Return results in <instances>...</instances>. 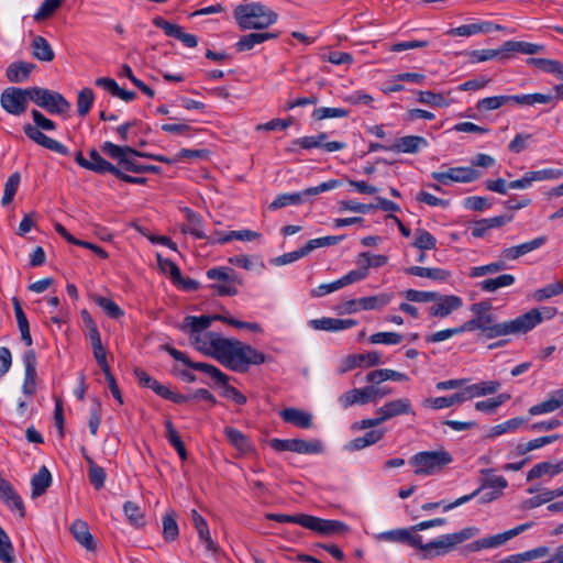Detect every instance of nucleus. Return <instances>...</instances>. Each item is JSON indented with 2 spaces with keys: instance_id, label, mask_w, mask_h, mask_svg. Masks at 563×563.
Instances as JSON below:
<instances>
[{
  "instance_id": "nucleus-22",
  "label": "nucleus",
  "mask_w": 563,
  "mask_h": 563,
  "mask_svg": "<svg viewBox=\"0 0 563 563\" xmlns=\"http://www.w3.org/2000/svg\"><path fill=\"white\" fill-rule=\"evenodd\" d=\"M191 520L195 529L198 532V537L200 541L205 543L206 549L210 552L216 553L218 551V547L210 536L207 521L196 509L191 510Z\"/></svg>"
},
{
  "instance_id": "nucleus-62",
  "label": "nucleus",
  "mask_w": 563,
  "mask_h": 563,
  "mask_svg": "<svg viewBox=\"0 0 563 563\" xmlns=\"http://www.w3.org/2000/svg\"><path fill=\"white\" fill-rule=\"evenodd\" d=\"M563 294V280L550 284L543 288L537 289L533 292V299L537 301L547 300L553 296Z\"/></svg>"
},
{
  "instance_id": "nucleus-12",
  "label": "nucleus",
  "mask_w": 563,
  "mask_h": 563,
  "mask_svg": "<svg viewBox=\"0 0 563 563\" xmlns=\"http://www.w3.org/2000/svg\"><path fill=\"white\" fill-rule=\"evenodd\" d=\"M303 528L324 536L340 533L349 529L342 521L321 519L310 515H306Z\"/></svg>"
},
{
  "instance_id": "nucleus-15",
  "label": "nucleus",
  "mask_w": 563,
  "mask_h": 563,
  "mask_svg": "<svg viewBox=\"0 0 563 563\" xmlns=\"http://www.w3.org/2000/svg\"><path fill=\"white\" fill-rule=\"evenodd\" d=\"M374 386H367L364 388H354L339 397V402L346 409L355 404L366 405L375 400Z\"/></svg>"
},
{
  "instance_id": "nucleus-45",
  "label": "nucleus",
  "mask_w": 563,
  "mask_h": 563,
  "mask_svg": "<svg viewBox=\"0 0 563 563\" xmlns=\"http://www.w3.org/2000/svg\"><path fill=\"white\" fill-rule=\"evenodd\" d=\"M472 63H481L499 57L500 59L506 58V52L503 51V45L498 49H475L466 53Z\"/></svg>"
},
{
  "instance_id": "nucleus-13",
  "label": "nucleus",
  "mask_w": 563,
  "mask_h": 563,
  "mask_svg": "<svg viewBox=\"0 0 563 563\" xmlns=\"http://www.w3.org/2000/svg\"><path fill=\"white\" fill-rule=\"evenodd\" d=\"M434 305L429 308L430 317L445 318L463 305L462 298L455 295H439Z\"/></svg>"
},
{
  "instance_id": "nucleus-24",
  "label": "nucleus",
  "mask_w": 563,
  "mask_h": 563,
  "mask_svg": "<svg viewBox=\"0 0 563 563\" xmlns=\"http://www.w3.org/2000/svg\"><path fill=\"white\" fill-rule=\"evenodd\" d=\"M70 531L76 541L86 550L93 551L96 549L93 537L89 532L88 525L85 521L75 520L70 526Z\"/></svg>"
},
{
  "instance_id": "nucleus-33",
  "label": "nucleus",
  "mask_w": 563,
  "mask_h": 563,
  "mask_svg": "<svg viewBox=\"0 0 563 563\" xmlns=\"http://www.w3.org/2000/svg\"><path fill=\"white\" fill-rule=\"evenodd\" d=\"M52 484V475L46 466H42L31 479L32 497L42 496Z\"/></svg>"
},
{
  "instance_id": "nucleus-58",
  "label": "nucleus",
  "mask_w": 563,
  "mask_h": 563,
  "mask_svg": "<svg viewBox=\"0 0 563 563\" xmlns=\"http://www.w3.org/2000/svg\"><path fill=\"white\" fill-rule=\"evenodd\" d=\"M412 246L421 251L433 250L437 246V239L430 232L418 229L416 230V239Z\"/></svg>"
},
{
  "instance_id": "nucleus-64",
  "label": "nucleus",
  "mask_w": 563,
  "mask_h": 563,
  "mask_svg": "<svg viewBox=\"0 0 563 563\" xmlns=\"http://www.w3.org/2000/svg\"><path fill=\"white\" fill-rule=\"evenodd\" d=\"M123 512L126 521L131 526L136 529L141 527V509L136 503L130 500L125 501L123 505Z\"/></svg>"
},
{
  "instance_id": "nucleus-11",
  "label": "nucleus",
  "mask_w": 563,
  "mask_h": 563,
  "mask_svg": "<svg viewBox=\"0 0 563 563\" xmlns=\"http://www.w3.org/2000/svg\"><path fill=\"white\" fill-rule=\"evenodd\" d=\"M532 527V522H526L522 525H519L510 530H507L503 533L490 536L487 538L478 539L470 543L466 548L470 551H481L483 549H493L498 548L503 544H505L508 540L517 537L518 534L522 533L523 531L528 530Z\"/></svg>"
},
{
  "instance_id": "nucleus-3",
  "label": "nucleus",
  "mask_w": 563,
  "mask_h": 563,
  "mask_svg": "<svg viewBox=\"0 0 563 563\" xmlns=\"http://www.w3.org/2000/svg\"><path fill=\"white\" fill-rule=\"evenodd\" d=\"M163 349L168 352L173 358L184 363L187 367L209 375L217 384L223 387L224 397L231 398L238 405H244L246 402V397L235 387L228 385L229 376L222 373L218 367L208 363L192 362L184 352L170 345H164Z\"/></svg>"
},
{
  "instance_id": "nucleus-54",
  "label": "nucleus",
  "mask_w": 563,
  "mask_h": 563,
  "mask_svg": "<svg viewBox=\"0 0 563 563\" xmlns=\"http://www.w3.org/2000/svg\"><path fill=\"white\" fill-rule=\"evenodd\" d=\"M92 300L96 305H98L104 313L113 319H117L123 314L121 308L111 299L102 297L100 295H93Z\"/></svg>"
},
{
  "instance_id": "nucleus-26",
  "label": "nucleus",
  "mask_w": 563,
  "mask_h": 563,
  "mask_svg": "<svg viewBox=\"0 0 563 563\" xmlns=\"http://www.w3.org/2000/svg\"><path fill=\"white\" fill-rule=\"evenodd\" d=\"M35 65L29 62H15L9 65L5 71V76L10 82H23L25 81Z\"/></svg>"
},
{
  "instance_id": "nucleus-35",
  "label": "nucleus",
  "mask_w": 563,
  "mask_h": 563,
  "mask_svg": "<svg viewBox=\"0 0 563 563\" xmlns=\"http://www.w3.org/2000/svg\"><path fill=\"white\" fill-rule=\"evenodd\" d=\"M380 354L376 351L364 353V354H355L350 355L346 358V367L343 369V372L347 369H352L354 367H361L363 365L366 366H376L380 364Z\"/></svg>"
},
{
  "instance_id": "nucleus-25",
  "label": "nucleus",
  "mask_w": 563,
  "mask_h": 563,
  "mask_svg": "<svg viewBox=\"0 0 563 563\" xmlns=\"http://www.w3.org/2000/svg\"><path fill=\"white\" fill-rule=\"evenodd\" d=\"M427 145V140L422 136L408 135L399 137L389 150L397 153H417L421 146Z\"/></svg>"
},
{
  "instance_id": "nucleus-32",
  "label": "nucleus",
  "mask_w": 563,
  "mask_h": 563,
  "mask_svg": "<svg viewBox=\"0 0 563 563\" xmlns=\"http://www.w3.org/2000/svg\"><path fill=\"white\" fill-rule=\"evenodd\" d=\"M543 49V45L528 43L523 41H507L503 44V51L506 52V58L510 57L511 53H522L533 55Z\"/></svg>"
},
{
  "instance_id": "nucleus-28",
  "label": "nucleus",
  "mask_w": 563,
  "mask_h": 563,
  "mask_svg": "<svg viewBox=\"0 0 563 563\" xmlns=\"http://www.w3.org/2000/svg\"><path fill=\"white\" fill-rule=\"evenodd\" d=\"M208 155V151L206 150H180L174 157H165V156H154L148 153L143 152V158H154L159 162H164L166 164H175L180 159H196V158H205Z\"/></svg>"
},
{
  "instance_id": "nucleus-7",
  "label": "nucleus",
  "mask_w": 563,
  "mask_h": 563,
  "mask_svg": "<svg viewBox=\"0 0 563 563\" xmlns=\"http://www.w3.org/2000/svg\"><path fill=\"white\" fill-rule=\"evenodd\" d=\"M207 277L214 280L209 287L218 296H235L239 294V286L243 284V279L236 272L228 266L212 267L206 273Z\"/></svg>"
},
{
  "instance_id": "nucleus-50",
  "label": "nucleus",
  "mask_w": 563,
  "mask_h": 563,
  "mask_svg": "<svg viewBox=\"0 0 563 563\" xmlns=\"http://www.w3.org/2000/svg\"><path fill=\"white\" fill-rule=\"evenodd\" d=\"M101 151L102 153H104L106 155L113 159H117L118 162L121 157H124V153H133L134 156H141V152L130 146H120L111 142H104L101 145Z\"/></svg>"
},
{
  "instance_id": "nucleus-1",
  "label": "nucleus",
  "mask_w": 563,
  "mask_h": 563,
  "mask_svg": "<svg viewBox=\"0 0 563 563\" xmlns=\"http://www.w3.org/2000/svg\"><path fill=\"white\" fill-rule=\"evenodd\" d=\"M191 344L206 355L217 358L223 366L244 373L250 365H260L266 361L264 353L235 339L221 338L216 332H202L190 335Z\"/></svg>"
},
{
  "instance_id": "nucleus-29",
  "label": "nucleus",
  "mask_w": 563,
  "mask_h": 563,
  "mask_svg": "<svg viewBox=\"0 0 563 563\" xmlns=\"http://www.w3.org/2000/svg\"><path fill=\"white\" fill-rule=\"evenodd\" d=\"M277 34L271 32L250 33L240 37L235 47L239 52L252 49L255 45L262 44L267 40L276 38Z\"/></svg>"
},
{
  "instance_id": "nucleus-40",
  "label": "nucleus",
  "mask_w": 563,
  "mask_h": 563,
  "mask_svg": "<svg viewBox=\"0 0 563 563\" xmlns=\"http://www.w3.org/2000/svg\"><path fill=\"white\" fill-rule=\"evenodd\" d=\"M509 102H515L520 106H533L536 103H551L554 101V97L552 95L544 93H530V95H515L508 96Z\"/></svg>"
},
{
  "instance_id": "nucleus-57",
  "label": "nucleus",
  "mask_w": 563,
  "mask_h": 563,
  "mask_svg": "<svg viewBox=\"0 0 563 563\" xmlns=\"http://www.w3.org/2000/svg\"><path fill=\"white\" fill-rule=\"evenodd\" d=\"M527 64L548 74H555L558 70H561V63L555 59L529 57Z\"/></svg>"
},
{
  "instance_id": "nucleus-38",
  "label": "nucleus",
  "mask_w": 563,
  "mask_h": 563,
  "mask_svg": "<svg viewBox=\"0 0 563 563\" xmlns=\"http://www.w3.org/2000/svg\"><path fill=\"white\" fill-rule=\"evenodd\" d=\"M387 379H391L395 382H404L408 380V376L404 373L388 368L374 369L366 375V380L372 384H380L382 382H385Z\"/></svg>"
},
{
  "instance_id": "nucleus-14",
  "label": "nucleus",
  "mask_w": 563,
  "mask_h": 563,
  "mask_svg": "<svg viewBox=\"0 0 563 563\" xmlns=\"http://www.w3.org/2000/svg\"><path fill=\"white\" fill-rule=\"evenodd\" d=\"M375 538L378 541L401 543L412 548L420 544V536L413 533L411 527L380 532L376 534Z\"/></svg>"
},
{
  "instance_id": "nucleus-5",
  "label": "nucleus",
  "mask_w": 563,
  "mask_h": 563,
  "mask_svg": "<svg viewBox=\"0 0 563 563\" xmlns=\"http://www.w3.org/2000/svg\"><path fill=\"white\" fill-rule=\"evenodd\" d=\"M31 115L33 118L34 125L30 123L24 124V134L35 144L49 151H53L55 153H58L60 155L67 156L69 154V151L64 144L45 135L41 131H54L56 129V123L35 109L31 111Z\"/></svg>"
},
{
  "instance_id": "nucleus-61",
  "label": "nucleus",
  "mask_w": 563,
  "mask_h": 563,
  "mask_svg": "<svg viewBox=\"0 0 563 563\" xmlns=\"http://www.w3.org/2000/svg\"><path fill=\"white\" fill-rule=\"evenodd\" d=\"M349 115V110L343 108H328L321 107L317 108L312 112V118L317 121H321L324 119L331 118H346Z\"/></svg>"
},
{
  "instance_id": "nucleus-42",
  "label": "nucleus",
  "mask_w": 563,
  "mask_h": 563,
  "mask_svg": "<svg viewBox=\"0 0 563 563\" xmlns=\"http://www.w3.org/2000/svg\"><path fill=\"white\" fill-rule=\"evenodd\" d=\"M390 300H391V295L379 294V295H375V296L358 298L357 302H358V306H361V308L363 310H374V309H380V308L387 306Z\"/></svg>"
},
{
  "instance_id": "nucleus-17",
  "label": "nucleus",
  "mask_w": 563,
  "mask_h": 563,
  "mask_svg": "<svg viewBox=\"0 0 563 563\" xmlns=\"http://www.w3.org/2000/svg\"><path fill=\"white\" fill-rule=\"evenodd\" d=\"M309 327L317 331H330L338 332L345 329H350L357 324L353 319H335L323 317L321 319H312L308 322Z\"/></svg>"
},
{
  "instance_id": "nucleus-20",
  "label": "nucleus",
  "mask_w": 563,
  "mask_h": 563,
  "mask_svg": "<svg viewBox=\"0 0 563 563\" xmlns=\"http://www.w3.org/2000/svg\"><path fill=\"white\" fill-rule=\"evenodd\" d=\"M213 316H187L184 318L179 329L189 334H198L205 332L212 323Z\"/></svg>"
},
{
  "instance_id": "nucleus-31",
  "label": "nucleus",
  "mask_w": 563,
  "mask_h": 563,
  "mask_svg": "<svg viewBox=\"0 0 563 563\" xmlns=\"http://www.w3.org/2000/svg\"><path fill=\"white\" fill-rule=\"evenodd\" d=\"M32 55L42 62H52L55 57L54 51L47 40L41 35L34 36L32 43Z\"/></svg>"
},
{
  "instance_id": "nucleus-18",
  "label": "nucleus",
  "mask_w": 563,
  "mask_h": 563,
  "mask_svg": "<svg viewBox=\"0 0 563 563\" xmlns=\"http://www.w3.org/2000/svg\"><path fill=\"white\" fill-rule=\"evenodd\" d=\"M143 387L151 388L157 396L166 400H170L178 405L185 404L186 398L183 397V394L173 391L168 385L161 384L158 380L145 373H143Z\"/></svg>"
},
{
  "instance_id": "nucleus-44",
  "label": "nucleus",
  "mask_w": 563,
  "mask_h": 563,
  "mask_svg": "<svg viewBox=\"0 0 563 563\" xmlns=\"http://www.w3.org/2000/svg\"><path fill=\"white\" fill-rule=\"evenodd\" d=\"M186 218L190 222V227H184L183 232L194 235L196 239H207V235L201 229V218L198 213L189 208L185 209Z\"/></svg>"
},
{
  "instance_id": "nucleus-16",
  "label": "nucleus",
  "mask_w": 563,
  "mask_h": 563,
  "mask_svg": "<svg viewBox=\"0 0 563 563\" xmlns=\"http://www.w3.org/2000/svg\"><path fill=\"white\" fill-rule=\"evenodd\" d=\"M376 413L379 415L380 420L385 422L401 415L413 413V410L408 398H399L386 402L384 406L377 409Z\"/></svg>"
},
{
  "instance_id": "nucleus-4",
  "label": "nucleus",
  "mask_w": 563,
  "mask_h": 563,
  "mask_svg": "<svg viewBox=\"0 0 563 563\" xmlns=\"http://www.w3.org/2000/svg\"><path fill=\"white\" fill-rule=\"evenodd\" d=\"M234 19L242 30H263L276 22L277 13L262 3L250 2L234 9Z\"/></svg>"
},
{
  "instance_id": "nucleus-9",
  "label": "nucleus",
  "mask_w": 563,
  "mask_h": 563,
  "mask_svg": "<svg viewBox=\"0 0 563 563\" xmlns=\"http://www.w3.org/2000/svg\"><path fill=\"white\" fill-rule=\"evenodd\" d=\"M29 101H33V87H9L0 96L1 107L10 114L21 115L27 109Z\"/></svg>"
},
{
  "instance_id": "nucleus-34",
  "label": "nucleus",
  "mask_w": 563,
  "mask_h": 563,
  "mask_svg": "<svg viewBox=\"0 0 563 563\" xmlns=\"http://www.w3.org/2000/svg\"><path fill=\"white\" fill-rule=\"evenodd\" d=\"M385 429H376L366 432L363 437L353 439L349 444L347 449L350 451H358L366 446L373 445L380 441L385 435Z\"/></svg>"
},
{
  "instance_id": "nucleus-39",
  "label": "nucleus",
  "mask_w": 563,
  "mask_h": 563,
  "mask_svg": "<svg viewBox=\"0 0 563 563\" xmlns=\"http://www.w3.org/2000/svg\"><path fill=\"white\" fill-rule=\"evenodd\" d=\"M548 553H549L548 547H538L536 549H532V550H529V551H526L522 553L509 555V556L505 558L504 560H501L499 563H523V562L543 558Z\"/></svg>"
},
{
  "instance_id": "nucleus-51",
  "label": "nucleus",
  "mask_w": 563,
  "mask_h": 563,
  "mask_svg": "<svg viewBox=\"0 0 563 563\" xmlns=\"http://www.w3.org/2000/svg\"><path fill=\"white\" fill-rule=\"evenodd\" d=\"M87 462H88V477H89V481L91 483V485L96 488V489H101L103 486H104V482H106V472L104 470L95 464V462L90 459V457H86Z\"/></svg>"
},
{
  "instance_id": "nucleus-36",
  "label": "nucleus",
  "mask_w": 563,
  "mask_h": 563,
  "mask_svg": "<svg viewBox=\"0 0 563 563\" xmlns=\"http://www.w3.org/2000/svg\"><path fill=\"white\" fill-rule=\"evenodd\" d=\"M563 472V461L552 464L551 462H542L536 464L527 474V481H533L543 475L555 476Z\"/></svg>"
},
{
  "instance_id": "nucleus-21",
  "label": "nucleus",
  "mask_w": 563,
  "mask_h": 563,
  "mask_svg": "<svg viewBox=\"0 0 563 563\" xmlns=\"http://www.w3.org/2000/svg\"><path fill=\"white\" fill-rule=\"evenodd\" d=\"M224 435L228 442L241 454H249L254 450L253 443L247 435L232 427L224 428Z\"/></svg>"
},
{
  "instance_id": "nucleus-52",
  "label": "nucleus",
  "mask_w": 563,
  "mask_h": 563,
  "mask_svg": "<svg viewBox=\"0 0 563 563\" xmlns=\"http://www.w3.org/2000/svg\"><path fill=\"white\" fill-rule=\"evenodd\" d=\"M342 185V181L339 179H330L328 181L321 183L320 185L316 187L307 188L300 192L301 199H307V201H310L311 197H314L321 192L335 189Z\"/></svg>"
},
{
  "instance_id": "nucleus-53",
  "label": "nucleus",
  "mask_w": 563,
  "mask_h": 563,
  "mask_svg": "<svg viewBox=\"0 0 563 563\" xmlns=\"http://www.w3.org/2000/svg\"><path fill=\"white\" fill-rule=\"evenodd\" d=\"M95 100V95L91 88H82L77 97V112L80 117H85L90 111Z\"/></svg>"
},
{
  "instance_id": "nucleus-19",
  "label": "nucleus",
  "mask_w": 563,
  "mask_h": 563,
  "mask_svg": "<svg viewBox=\"0 0 563 563\" xmlns=\"http://www.w3.org/2000/svg\"><path fill=\"white\" fill-rule=\"evenodd\" d=\"M280 418L297 428L309 429L312 427V416L298 408H285L279 413Z\"/></svg>"
},
{
  "instance_id": "nucleus-47",
  "label": "nucleus",
  "mask_w": 563,
  "mask_h": 563,
  "mask_svg": "<svg viewBox=\"0 0 563 563\" xmlns=\"http://www.w3.org/2000/svg\"><path fill=\"white\" fill-rule=\"evenodd\" d=\"M294 452L298 454H320L323 452V444L320 440L295 439Z\"/></svg>"
},
{
  "instance_id": "nucleus-2",
  "label": "nucleus",
  "mask_w": 563,
  "mask_h": 563,
  "mask_svg": "<svg viewBox=\"0 0 563 563\" xmlns=\"http://www.w3.org/2000/svg\"><path fill=\"white\" fill-rule=\"evenodd\" d=\"M542 322L539 309H531L530 311L519 316L518 318L501 323H494V317H474L473 319L463 323L464 330L475 331L482 330L487 339H494L508 334L527 333L534 327Z\"/></svg>"
},
{
  "instance_id": "nucleus-63",
  "label": "nucleus",
  "mask_w": 563,
  "mask_h": 563,
  "mask_svg": "<svg viewBox=\"0 0 563 563\" xmlns=\"http://www.w3.org/2000/svg\"><path fill=\"white\" fill-rule=\"evenodd\" d=\"M404 336L397 332H377L369 336L368 341L372 344H387L396 345L402 341Z\"/></svg>"
},
{
  "instance_id": "nucleus-37",
  "label": "nucleus",
  "mask_w": 563,
  "mask_h": 563,
  "mask_svg": "<svg viewBox=\"0 0 563 563\" xmlns=\"http://www.w3.org/2000/svg\"><path fill=\"white\" fill-rule=\"evenodd\" d=\"M88 163H90L89 170H92L98 174H119V167L112 165L108 161H106L99 152L96 148H91L89 151V159Z\"/></svg>"
},
{
  "instance_id": "nucleus-43",
  "label": "nucleus",
  "mask_w": 563,
  "mask_h": 563,
  "mask_svg": "<svg viewBox=\"0 0 563 563\" xmlns=\"http://www.w3.org/2000/svg\"><path fill=\"white\" fill-rule=\"evenodd\" d=\"M307 202L301 199L300 192L278 195L268 206L271 210H277L287 206H297Z\"/></svg>"
},
{
  "instance_id": "nucleus-10",
  "label": "nucleus",
  "mask_w": 563,
  "mask_h": 563,
  "mask_svg": "<svg viewBox=\"0 0 563 563\" xmlns=\"http://www.w3.org/2000/svg\"><path fill=\"white\" fill-rule=\"evenodd\" d=\"M33 102L49 114L64 115L71 107L62 93L42 87H33Z\"/></svg>"
},
{
  "instance_id": "nucleus-55",
  "label": "nucleus",
  "mask_w": 563,
  "mask_h": 563,
  "mask_svg": "<svg viewBox=\"0 0 563 563\" xmlns=\"http://www.w3.org/2000/svg\"><path fill=\"white\" fill-rule=\"evenodd\" d=\"M261 238V234L251 230H241V231H230L224 238L214 239L213 242L218 244H223L230 242L232 240H241V241H253Z\"/></svg>"
},
{
  "instance_id": "nucleus-30",
  "label": "nucleus",
  "mask_w": 563,
  "mask_h": 563,
  "mask_svg": "<svg viewBox=\"0 0 563 563\" xmlns=\"http://www.w3.org/2000/svg\"><path fill=\"white\" fill-rule=\"evenodd\" d=\"M407 275L429 278L432 280H446L451 273L438 267L411 266L405 269Z\"/></svg>"
},
{
  "instance_id": "nucleus-56",
  "label": "nucleus",
  "mask_w": 563,
  "mask_h": 563,
  "mask_svg": "<svg viewBox=\"0 0 563 563\" xmlns=\"http://www.w3.org/2000/svg\"><path fill=\"white\" fill-rule=\"evenodd\" d=\"M20 180H21L20 174L16 172V173H13L5 181L3 197L1 200L3 206H8L13 201L14 196H15L19 185H20Z\"/></svg>"
},
{
  "instance_id": "nucleus-49",
  "label": "nucleus",
  "mask_w": 563,
  "mask_h": 563,
  "mask_svg": "<svg viewBox=\"0 0 563 563\" xmlns=\"http://www.w3.org/2000/svg\"><path fill=\"white\" fill-rule=\"evenodd\" d=\"M452 174V181L471 183L481 177V173L473 167H452L449 168Z\"/></svg>"
},
{
  "instance_id": "nucleus-23",
  "label": "nucleus",
  "mask_w": 563,
  "mask_h": 563,
  "mask_svg": "<svg viewBox=\"0 0 563 563\" xmlns=\"http://www.w3.org/2000/svg\"><path fill=\"white\" fill-rule=\"evenodd\" d=\"M500 383L498 380H487L477 384L468 385L463 388L465 400L473 399L475 397H482L486 395L495 394L499 390Z\"/></svg>"
},
{
  "instance_id": "nucleus-41",
  "label": "nucleus",
  "mask_w": 563,
  "mask_h": 563,
  "mask_svg": "<svg viewBox=\"0 0 563 563\" xmlns=\"http://www.w3.org/2000/svg\"><path fill=\"white\" fill-rule=\"evenodd\" d=\"M516 278L511 274H503L495 278H487L478 284L479 288L486 292H494L501 287L511 286Z\"/></svg>"
},
{
  "instance_id": "nucleus-27",
  "label": "nucleus",
  "mask_w": 563,
  "mask_h": 563,
  "mask_svg": "<svg viewBox=\"0 0 563 563\" xmlns=\"http://www.w3.org/2000/svg\"><path fill=\"white\" fill-rule=\"evenodd\" d=\"M12 305L14 309L16 323L21 332V340L25 345L30 346L32 345L33 342L30 333V324L18 297L12 298Z\"/></svg>"
},
{
  "instance_id": "nucleus-59",
  "label": "nucleus",
  "mask_w": 563,
  "mask_h": 563,
  "mask_svg": "<svg viewBox=\"0 0 563 563\" xmlns=\"http://www.w3.org/2000/svg\"><path fill=\"white\" fill-rule=\"evenodd\" d=\"M506 267H507L506 262L503 260H499L497 262H494V263H490L487 265L472 267L468 273V276L471 278H476V277H481V276H484L487 274H494V273L504 271V269H506Z\"/></svg>"
},
{
  "instance_id": "nucleus-8",
  "label": "nucleus",
  "mask_w": 563,
  "mask_h": 563,
  "mask_svg": "<svg viewBox=\"0 0 563 563\" xmlns=\"http://www.w3.org/2000/svg\"><path fill=\"white\" fill-rule=\"evenodd\" d=\"M452 461V455L445 450L423 451L415 454L410 459V464L415 467L416 475H433L441 472Z\"/></svg>"
},
{
  "instance_id": "nucleus-46",
  "label": "nucleus",
  "mask_w": 563,
  "mask_h": 563,
  "mask_svg": "<svg viewBox=\"0 0 563 563\" xmlns=\"http://www.w3.org/2000/svg\"><path fill=\"white\" fill-rule=\"evenodd\" d=\"M179 529L175 511L167 512L163 517V537L165 541L172 542L178 538Z\"/></svg>"
},
{
  "instance_id": "nucleus-60",
  "label": "nucleus",
  "mask_w": 563,
  "mask_h": 563,
  "mask_svg": "<svg viewBox=\"0 0 563 563\" xmlns=\"http://www.w3.org/2000/svg\"><path fill=\"white\" fill-rule=\"evenodd\" d=\"M509 103L508 96H494L478 100L476 109L478 111H490L499 109L500 107Z\"/></svg>"
},
{
  "instance_id": "nucleus-48",
  "label": "nucleus",
  "mask_w": 563,
  "mask_h": 563,
  "mask_svg": "<svg viewBox=\"0 0 563 563\" xmlns=\"http://www.w3.org/2000/svg\"><path fill=\"white\" fill-rule=\"evenodd\" d=\"M463 401H466L464 398L463 389L451 396L437 397L426 400V402H428L433 409L448 408L454 405L462 404Z\"/></svg>"
},
{
  "instance_id": "nucleus-6",
  "label": "nucleus",
  "mask_w": 563,
  "mask_h": 563,
  "mask_svg": "<svg viewBox=\"0 0 563 563\" xmlns=\"http://www.w3.org/2000/svg\"><path fill=\"white\" fill-rule=\"evenodd\" d=\"M479 533L476 527H467L459 532L448 533L428 543L422 542L420 536V544L416 549L422 552V559H432L452 551L455 545L472 539Z\"/></svg>"
}]
</instances>
